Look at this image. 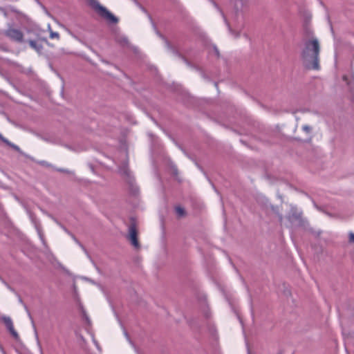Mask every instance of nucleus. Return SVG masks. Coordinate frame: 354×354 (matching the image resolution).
<instances>
[{
  "mask_svg": "<svg viewBox=\"0 0 354 354\" xmlns=\"http://www.w3.org/2000/svg\"><path fill=\"white\" fill-rule=\"evenodd\" d=\"M349 241L354 242V232H351L349 234Z\"/></svg>",
  "mask_w": 354,
  "mask_h": 354,
  "instance_id": "obj_11",
  "label": "nucleus"
},
{
  "mask_svg": "<svg viewBox=\"0 0 354 354\" xmlns=\"http://www.w3.org/2000/svg\"><path fill=\"white\" fill-rule=\"evenodd\" d=\"M303 129L306 132H309L310 131V127L307 125H305L303 127Z\"/></svg>",
  "mask_w": 354,
  "mask_h": 354,
  "instance_id": "obj_12",
  "label": "nucleus"
},
{
  "mask_svg": "<svg viewBox=\"0 0 354 354\" xmlns=\"http://www.w3.org/2000/svg\"><path fill=\"white\" fill-rule=\"evenodd\" d=\"M29 44L30 46L34 48V49H36L37 48V44L35 41H32V40H30L29 41Z\"/></svg>",
  "mask_w": 354,
  "mask_h": 354,
  "instance_id": "obj_10",
  "label": "nucleus"
},
{
  "mask_svg": "<svg viewBox=\"0 0 354 354\" xmlns=\"http://www.w3.org/2000/svg\"><path fill=\"white\" fill-rule=\"evenodd\" d=\"M3 322H4L5 325L6 326L7 328L8 329L10 333L12 334V335L13 337H15V338H17L18 337V334L14 328V325H13L12 319L10 317H4Z\"/></svg>",
  "mask_w": 354,
  "mask_h": 354,
  "instance_id": "obj_5",
  "label": "nucleus"
},
{
  "mask_svg": "<svg viewBox=\"0 0 354 354\" xmlns=\"http://www.w3.org/2000/svg\"><path fill=\"white\" fill-rule=\"evenodd\" d=\"M129 240L135 248H139L140 244L138 240V231L135 225L132 224L129 227Z\"/></svg>",
  "mask_w": 354,
  "mask_h": 354,
  "instance_id": "obj_4",
  "label": "nucleus"
},
{
  "mask_svg": "<svg viewBox=\"0 0 354 354\" xmlns=\"http://www.w3.org/2000/svg\"><path fill=\"white\" fill-rule=\"evenodd\" d=\"M176 212L178 214V216L180 217L185 215V209L180 206L176 207Z\"/></svg>",
  "mask_w": 354,
  "mask_h": 354,
  "instance_id": "obj_7",
  "label": "nucleus"
},
{
  "mask_svg": "<svg viewBox=\"0 0 354 354\" xmlns=\"http://www.w3.org/2000/svg\"><path fill=\"white\" fill-rule=\"evenodd\" d=\"M90 6L97 12L102 18L106 19L111 23L115 24L118 19L110 12L106 8L101 6L97 0H88Z\"/></svg>",
  "mask_w": 354,
  "mask_h": 354,
  "instance_id": "obj_2",
  "label": "nucleus"
},
{
  "mask_svg": "<svg viewBox=\"0 0 354 354\" xmlns=\"http://www.w3.org/2000/svg\"><path fill=\"white\" fill-rule=\"evenodd\" d=\"M1 139L2 140V141L5 143H6L8 145L13 147V148H16L17 147L15 145H14L13 144L10 143L7 139L3 138L2 136H1Z\"/></svg>",
  "mask_w": 354,
  "mask_h": 354,
  "instance_id": "obj_8",
  "label": "nucleus"
},
{
  "mask_svg": "<svg viewBox=\"0 0 354 354\" xmlns=\"http://www.w3.org/2000/svg\"><path fill=\"white\" fill-rule=\"evenodd\" d=\"M4 35L17 42H21L24 39L23 32L12 26H9L8 28L4 31Z\"/></svg>",
  "mask_w": 354,
  "mask_h": 354,
  "instance_id": "obj_3",
  "label": "nucleus"
},
{
  "mask_svg": "<svg viewBox=\"0 0 354 354\" xmlns=\"http://www.w3.org/2000/svg\"><path fill=\"white\" fill-rule=\"evenodd\" d=\"M354 80V76L353 74L349 75H344L342 77V80L345 82L346 86H348V89L350 91H352L353 86H352V82Z\"/></svg>",
  "mask_w": 354,
  "mask_h": 354,
  "instance_id": "obj_6",
  "label": "nucleus"
},
{
  "mask_svg": "<svg viewBox=\"0 0 354 354\" xmlns=\"http://www.w3.org/2000/svg\"><path fill=\"white\" fill-rule=\"evenodd\" d=\"M50 39H59V35L57 32H51L50 34Z\"/></svg>",
  "mask_w": 354,
  "mask_h": 354,
  "instance_id": "obj_9",
  "label": "nucleus"
},
{
  "mask_svg": "<svg viewBox=\"0 0 354 354\" xmlns=\"http://www.w3.org/2000/svg\"><path fill=\"white\" fill-rule=\"evenodd\" d=\"M319 43L317 39H312L306 43V46L303 50L302 55L306 62L307 67L309 69H319Z\"/></svg>",
  "mask_w": 354,
  "mask_h": 354,
  "instance_id": "obj_1",
  "label": "nucleus"
}]
</instances>
